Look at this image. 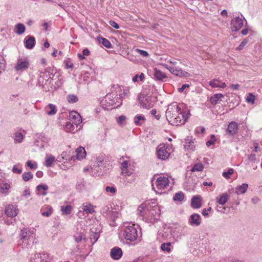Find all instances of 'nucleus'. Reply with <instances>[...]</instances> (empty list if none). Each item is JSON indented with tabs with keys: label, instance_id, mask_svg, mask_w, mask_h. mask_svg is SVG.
Masks as SVG:
<instances>
[{
	"label": "nucleus",
	"instance_id": "59",
	"mask_svg": "<svg viewBox=\"0 0 262 262\" xmlns=\"http://www.w3.org/2000/svg\"><path fill=\"white\" fill-rule=\"evenodd\" d=\"M130 178H126L125 182L127 183H132L133 182H134L137 176L136 174L130 176Z\"/></svg>",
	"mask_w": 262,
	"mask_h": 262
},
{
	"label": "nucleus",
	"instance_id": "28",
	"mask_svg": "<svg viewBox=\"0 0 262 262\" xmlns=\"http://www.w3.org/2000/svg\"><path fill=\"white\" fill-rule=\"evenodd\" d=\"M237 124L235 122L232 121L229 124L227 129V132L230 135H234L237 132Z\"/></svg>",
	"mask_w": 262,
	"mask_h": 262
},
{
	"label": "nucleus",
	"instance_id": "38",
	"mask_svg": "<svg viewBox=\"0 0 262 262\" xmlns=\"http://www.w3.org/2000/svg\"><path fill=\"white\" fill-rule=\"evenodd\" d=\"M76 157L77 159H81L85 157L86 152L84 148L82 147H78L76 150Z\"/></svg>",
	"mask_w": 262,
	"mask_h": 262
},
{
	"label": "nucleus",
	"instance_id": "19",
	"mask_svg": "<svg viewBox=\"0 0 262 262\" xmlns=\"http://www.w3.org/2000/svg\"><path fill=\"white\" fill-rule=\"evenodd\" d=\"M201 223L200 215L197 213L192 214L188 220V223L192 226H199Z\"/></svg>",
	"mask_w": 262,
	"mask_h": 262
},
{
	"label": "nucleus",
	"instance_id": "33",
	"mask_svg": "<svg viewBox=\"0 0 262 262\" xmlns=\"http://www.w3.org/2000/svg\"><path fill=\"white\" fill-rule=\"evenodd\" d=\"M83 212L87 214H92L95 212L94 206L90 203H83L82 205Z\"/></svg>",
	"mask_w": 262,
	"mask_h": 262
},
{
	"label": "nucleus",
	"instance_id": "5",
	"mask_svg": "<svg viewBox=\"0 0 262 262\" xmlns=\"http://www.w3.org/2000/svg\"><path fill=\"white\" fill-rule=\"evenodd\" d=\"M138 100L141 107L147 110L154 107L155 103L154 98L148 96L145 90L139 95Z\"/></svg>",
	"mask_w": 262,
	"mask_h": 262
},
{
	"label": "nucleus",
	"instance_id": "48",
	"mask_svg": "<svg viewBox=\"0 0 262 262\" xmlns=\"http://www.w3.org/2000/svg\"><path fill=\"white\" fill-rule=\"evenodd\" d=\"M246 99V101L248 103H251V104H253L255 102V96L253 95L252 93H249Z\"/></svg>",
	"mask_w": 262,
	"mask_h": 262
},
{
	"label": "nucleus",
	"instance_id": "64",
	"mask_svg": "<svg viewBox=\"0 0 262 262\" xmlns=\"http://www.w3.org/2000/svg\"><path fill=\"white\" fill-rule=\"evenodd\" d=\"M30 191L29 189L26 188L24 191L23 193V195L24 197L28 198L30 196Z\"/></svg>",
	"mask_w": 262,
	"mask_h": 262
},
{
	"label": "nucleus",
	"instance_id": "3",
	"mask_svg": "<svg viewBox=\"0 0 262 262\" xmlns=\"http://www.w3.org/2000/svg\"><path fill=\"white\" fill-rule=\"evenodd\" d=\"M30 66L29 58L27 57H18L14 66V71L19 74L26 71Z\"/></svg>",
	"mask_w": 262,
	"mask_h": 262
},
{
	"label": "nucleus",
	"instance_id": "35",
	"mask_svg": "<svg viewBox=\"0 0 262 262\" xmlns=\"http://www.w3.org/2000/svg\"><path fill=\"white\" fill-rule=\"evenodd\" d=\"M55 161V158L53 156L47 155L45 158V165L47 167H51Z\"/></svg>",
	"mask_w": 262,
	"mask_h": 262
},
{
	"label": "nucleus",
	"instance_id": "8",
	"mask_svg": "<svg viewBox=\"0 0 262 262\" xmlns=\"http://www.w3.org/2000/svg\"><path fill=\"white\" fill-rule=\"evenodd\" d=\"M101 214L107 219L114 221L118 217L119 213L117 211H113L112 207L107 205L103 206L101 210Z\"/></svg>",
	"mask_w": 262,
	"mask_h": 262
},
{
	"label": "nucleus",
	"instance_id": "4",
	"mask_svg": "<svg viewBox=\"0 0 262 262\" xmlns=\"http://www.w3.org/2000/svg\"><path fill=\"white\" fill-rule=\"evenodd\" d=\"M138 226L132 224L126 226L123 229V236L127 241H135L138 237Z\"/></svg>",
	"mask_w": 262,
	"mask_h": 262
},
{
	"label": "nucleus",
	"instance_id": "17",
	"mask_svg": "<svg viewBox=\"0 0 262 262\" xmlns=\"http://www.w3.org/2000/svg\"><path fill=\"white\" fill-rule=\"evenodd\" d=\"M18 212V210L17 206L9 204L6 207L5 213L7 215L10 217L16 216Z\"/></svg>",
	"mask_w": 262,
	"mask_h": 262
},
{
	"label": "nucleus",
	"instance_id": "39",
	"mask_svg": "<svg viewBox=\"0 0 262 262\" xmlns=\"http://www.w3.org/2000/svg\"><path fill=\"white\" fill-rule=\"evenodd\" d=\"M145 121V118L142 115H138L134 117V123L137 125H141Z\"/></svg>",
	"mask_w": 262,
	"mask_h": 262
},
{
	"label": "nucleus",
	"instance_id": "49",
	"mask_svg": "<svg viewBox=\"0 0 262 262\" xmlns=\"http://www.w3.org/2000/svg\"><path fill=\"white\" fill-rule=\"evenodd\" d=\"M39 139L42 141V142L43 143L41 145V147L42 148H45L46 146V144L49 142L50 139L47 137H45L43 135H40L39 136Z\"/></svg>",
	"mask_w": 262,
	"mask_h": 262
},
{
	"label": "nucleus",
	"instance_id": "42",
	"mask_svg": "<svg viewBox=\"0 0 262 262\" xmlns=\"http://www.w3.org/2000/svg\"><path fill=\"white\" fill-rule=\"evenodd\" d=\"M68 101L70 103H76L78 101V97L74 94H69L67 96Z\"/></svg>",
	"mask_w": 262,
	"mask_h": 262
},
{
	"label": "nucleus",
	"instance_id": "47",
	"mask_svg": "<svg viewBox=\"0 0 262 262\" xmlns=\"http://www.w3.org/2000/svg\"><path fill=\"white\" fill-rule=\"evenodd\" d=\"M71 206L70 205H67L66 206H62L61 210L63 214H69L71 212Z\"/></svg>",
	"mask_w": 262,
	"mask_h": 262
},
{
	"label": "nucleus",
	"instance_id": "11",
	"mask_svg": "<svg viewBox=\"0 0 262 262\" xmlns=\"http://www.w3.org/2000/svg\"><path fill=\"white\" fill-rule=\"evenodd\" d=\"M112 92H115L116 95H118L119 99L122 101V99L128 97L129 96V89L128 87H125L118 84L114 85L112 88Z\"/></svg>",
	"mask_w": 262,
	"mask_h": 262
},
{
	"label": "nucleus",
	"instance_id": "6",
	"mask_svg": "<svg viewBox=\"0 0 262 262\" xmlns=\"http://www.w3.org/2000/svg\"><path fill=\"white\" fill-rule=\"evenodd\" d=\"M169 183L170 181L168 178L164 176H160L152 183V188L156 193H162V190H165L167 188Z\"/></svg>",
	"mask_w": 262,
	"mask_h": 262
},
{
	"label": "nucleus",
	"instance_id": "20",
	"mask_svg": "<svg viewBox=\"0 0 262 262\" xmlns=\"http://www.w3.org/2000/svg\"><path fill=\"white\" fill-rule=\"evenodd\" d=\"M26 132L25 130H18L15 132L13 136L14 143H21L23 142L25 135Z\"/></svg>",
	"mask_w": 262,
	"mask_h": 262
},
{
	"label": "nucleus",
	"instance_id": "34",
	"mask_svg": "<svg viewBox=\"0 0 262 262\" xmlns=\"http://www.w3.org/2000/svg\"><path fill=\"white\" fill-rule=\"evenodd\" d=\"M25 26L23 24L18 23L15 25L14 31L17 34L21 35L25 32Z\"/></svg>",
	"mask_w": 262,
	"mask_h": 262
},
{
	"label": "nucleus",
	"instance_id": "41",
	"mask_svg": "<svg viewBox=\"0 0 262 262\" xmlns=\"http://www.w3.org/2000/svg\"><path fill=\"white\" fill-rule=\"evenodd\" d=\"M170 246L171 243H164L161 245V249L162 251L169 253L171 251Z\"/></svg>",
	"mask_w": 262,
	"mask_h": 262
},
{
	"label": "nucleus",
	"instance_id": "44",
	"mask_svg": "<svg viewBox=\"0 0 262 262\" xmlns=\"http://www.w3.org/2000/svg\"><path fill=\"white\" fill-rule=\"evenodd\" d=\"M184 199V195L182 192L176 193L173 196V199L174 201L182 202Z\"/></svg>",
	"mask_w": 262,
	"mask_h": 262
},
{
	"label": "nucleus",
	"instance_id": "22",
	"mask_svg": "<svg viewBox=\"0 0 262 262\" xmlns=\"http://www.w3.org/2000/svg\"><path fill=\"white\" fill-rule=\"evenodd\" d=\"M209 85L213 88L224 89L227 86V84L219 79H213L209 82Z\"/></svg>",
	"mask_w": 262,
	"mask_h": 262
},
{
	"label": "nucleus",
	"instance_id": "36",
	"mask_svg": "<svg viewBox=\"0 0 262 262\" xmlns=\"http://www.w3.org/2000/svg\"><path fill=\"white\" fill-rule=\"evenodd\" d=\"M224 97V95L222 94H216L212 96L210 99V102L211 104L215 105L217 102Z\"/></svg>",
	"mask_w": 262,
	"mask_h": 262
},
{
	"label": "nucleus",
	"instance_id": "9",
	"mask_svg": "<svg viewBox=\"0 0 262 262\" xmlns=\"http://www.w3.org/2000/svg\"><path fill=\"white\" fill-rule=\"evenodd\" d=\"M156 155L159 159L166 160L170 155V149L165 144H160L157 147Z\"/></svg>",
	"mask_w": 262,
	"mask_h": 262
},
{
	"label": "nucleus",
	"instance_id": "45",
	"mask_svg": "<svg viewBox=\"0 0 262 262\" xmlns=\"http://www.w3.org/2000/svg\"><path fill=\"white\" fill-rule=\"evenodd\" d=\"M204 165L200 163H196L191 169V171H202L204 169Z\"/></svg>",
	"mask_w": 262,
	"mask_h": 262
},
{
	"label": "nucleus",
	"instance_id": "30",
	"mask_svg": "<svg viewBox=\"0 0 262 262\" xmlns=\"http://www.w3.org/2000/svg\"><path fill=\"white\" fill-rule=\"evenodd\" d=\"M53 213V208L51 206L45 205L41 209V214L43 216L49 217Z\"/></svg>",
	"mask_w": 262,
	"mask_h": 262
},
{
	"label": "nucleus",
	"instance_id": "18",
	"mask_svg": "<svg viewBox=\"0 0 262 262\" xmlns=\"http://www.w3.org/2000/svg\"><path fill=\"white\" fill-rule=\"evenodd\" d=\"M48 255L46 253H35L30 258L31 262H47V258Z\"/></svg>",
	"mask_w": 262,
	"mask_h": 262
},
{
	"label": "nucleus",
	"instance_id": "55",
	"mask_svg": "<svg viewBox=\"0 0 262 262\" xmlns=\"http://www.w3.org/2000/svg\"><path fill=\"white\" fill-rule=\"evenodd\" d=\"M216 140V137L214 135H211L210 139L206 142V145L209 147L211 145L215 143Z\"/></svg>",
	"mask_w": 262,
	"mask_h": 262
},
{
	"label": "nucleus",
	"instance_id": "21",
	"mask_svg": "<svg viewBox=\"0 0 262 262\" xmlns=\"http://www.w3.org/2000/svg\"><path fill=\"white\" fill-rule=\"evenodd\" d=\"M110 255L113 259L118 260L122 255V251L121 248L118 247H115L111 249Z\"/></svg>",
	"mask_w": 262,
	"mask_h": 262
},
{
	"label": "nucleus",
	"instance_id": "50",
	"mask_svg": "<svg viewBox=\"0 0 262 262\" xmlns=\"http://www.w3.org/2000/svg\"><path fill=\"white\" fill-rule=\"evenodd\" d=\"M74 238L76 243H79L83 239L84 240V238L83 237V235L81 233H77L75 234L74 235Z\"/></svg>",
	"mask_w": 262,
	"mask_h": 262
},
{
	"label": "nucleus",
	"instance_id": "25",
	"mask_svg": "<svg viewBox=\"0 0 262 262\" xmlns=\"http://www.w3.org/2000/svg\"><path fill=\"white\" fill-rule=\"evenodd\" d=\"M184 146L186 150L191 151H193L195 149V145L194 141L190 138H187L186 139Z\"/></svg>",
	"mask_w": 262,
	"mask_h": 262
},
{
	"label": "nucleus",
	"instance_id": "60",
	"mask_svg": "<svg viewBox=\"0 0 262 262\" xmlns=\"http://www.w3.org/2000/svg\"><path fill=\"white\" fill-rule=\"evenodd\" d=\"M125 120H126L125 116L122 115V116H119L118 118V119L117 120V122L118 124L121 125L123 123V122L125 121Z\"/></svg>",
	"mask_w": 262,
	"mask_h": 262
},
{
	"label": "nucleus",
	"instance_id": "7",
	"mask_svg": "<svg viewBox=\"0 0 262 262\" xmlns=\"http://www.w3.org/2000/svg\"><path fill=\"white\" fill-rule=\"evenodd\" d=\"M20 238L24 244L30 245V243H35V229L32 228L21 230Z\"/></svg>",
	"mask_w": 262,
	"mask_h": 262
},
{
	"label": "nucleus",
	"instance_id": "43",
	"mask_svg": "<svg viewBox=\"0 0 262 262\" xmlns=\"http://www.w3.org/2000/svg\"><path fill=\"white\" fill-rule=\"evenodd\" d=\"M98 41L106 48H109L111 47V42L106 38L103 37H98Z\"/></svg>",
	"mask_w": 262,
	"mask_h": 262
},
{
	"label": "nucleus",
	"instance_id": "63",
	"mask_svg": "<svg viewBox=\"0 0 262 262\" xmlns=\"http://www.w3.org/2000/svg\"><path fill=\"white\" fill-rule=\"evenodd\" d=\"M109 24L113 27H114V28L116 29H118L119 28V25L116 23L115 21H113V20H110L109 21Z\"/></svg>",
	"mask_w": 262,
	"mask_h": 262
},
{
	"label": "nucleus",
	"instance_id": "40",
	"mask_svg": "<svg viewBox=\"0 0 262 262\" xmlns=\"http://www.w3.org/2000/svg\"><path fill=\"white\" fill-rule=\"evenodd\" d=\"M48 189V186L46 184H40L37 186L36 190L42 195H47L46 190Z\"/></svg>",
	"mask_w": 262,
	"mask_h": 262
},
{
	"label": "nucleus",
	"instance_id": "31",
	"mask_svg": "<svg viewBox=\"0 0 262 262\" xmlns=\"http://www.w3.org/2000/svg\"><path fill=\"white\" fill-rule=\"evenodd\" d=\"M229 198V195L227 193H224L220 195L216 199V202L220 205H225Z\"/></svg>",
	"mask_w": 262,
	"mask_h": 262
},
{
	"label": "nucleus",
	"instance_id": "23",
	"mask_svg": "<svg viewBox=\"0 0 262 262\" xmlns=\"http://www.w3.org/2000/svg\"><path fill=\"white\" fill-rule=\"evenodd\" d=\"M35 45V38L32 36H27L25 38V46L28 49H32Z\"/></svg>",
	"mask_w": 262,
	"mask_h": 262
},
{
	"label": "nucleus",
	"instance_id": "62",
	"mask_svg": "<svg viewBox=\"0 0 262 262\" xmlns=\"http://www.w3.org/2000/svg\"><path fill=\"white\" fill-rule=\"evenodd\" d=\"M64 63L67 69H72L73 67V63L69 60L64 61Z\"/></svg>",
	"mask_w": 262,
	"mask_h": 262
},
{
	"label": "nucleus",
	"instance_id": "10",
	"mask_svg": "<svg viewBox=\"0 0 262 262\" xmlns=\"http://www.w3.org/2000/svg\"><path fill=\"white\" fill-rule=\"evenodd\" d=\"M52 80L48 74L40 72V75L38 79V85L45 91H48L51 87L50 84Z\"/></svg>",
	"mask_w": 262,
	"mask_h": 262
},
{
	"label": "nucleus",
	"instance_id": "24",
	"mask_svg": "<svg viewBox=\"0 0 262 262\" xmlns=\"http://www.w3.org/2000/svg\"><path fill=\"white\" fill-rule=\"evenodd\" d=\"M80 129V127H78L77 125H75L74 123H72L71 121L67 122L65 125V129L66 132L74 133L77 132Z\"/></svg>",
	"mask_w": 262,
	"mask_h": 262
},
{
	"label": "nucleus",
	"instance_id": "29",
	"mask_svg": "<svg viewBox=\"0 0 262 262\" xmlns=\"http://www.w3.org/2000/svg\"><path fill=\"white\" fill-rule=\"evenodd\" d=\"M154 76L155 79L160 81H163L166 78V74L157 68L154 70Z\"/></svg>",
	"mask_w": 262,
	"mask_h": 262
},
{
	"label": "nucleus",
	"instance_id": "26",
	"mask_svg": "<svg viewBox=\"0 0 262 262\" xmlns=\"http://www.w3.org/2000/svg\"><path fill=\"white\" fill-rule=\"evenodd\" d=\"M191 206L193 208H200L202 206V198L200 195L194 196L191 199Z\"/></svg>",
	"mask_w": 262,
	"mask_h": 262
},
{
	"label": "nucleus",
	"instance_id": "13",
	"mask_svg": "<svg viewBox=\"0 0 262 262\" xmlns=\"http://www.w3.org/2000/svg\"><path fill=\"white\" fill-rule=\"evenodd\" d=\"M163 67L167 69L171 74L180 77H188L189 74L179 67L173 66H169L167 64H163Z\"/></svg>",
	"mask_w": 262,
	"mask_h": 262
},
{
	"label": "nucleus",
	"instance_id": "51",
	"mask_svg": "<svg viewBox=\"0 0 262 262\" xmlns=\"http://www.w3.org/2000/svg\"><path fill=\"white\" fill-rule=\"evenodd\" d=\"M26 165L31 169H34L37 168V164L35 162L32 163L31 161L28 160L26 162Z\"/></svg>",
	"mask_w": 262,
	"mask_h": 262
},
{
	"label": "nucleus",
	"instance_id": "61",
	"mask_svg": "<svg viewBox=\"0 0 262 262\" xmlns=\"http://www.w3.org/2000/svg\"><path fill=\"white\" fill-rule=\"evenodd\" d=\"M5 67V62L2 57H0V74L4 70Z\"/></svg>",
	"mask_w": 262,
	"mask_h": 262
},
{
	"label": "nucleus",
	"instance_id": "1",
	"mask_svg": "<svg viewBox=\"0 0 262 262\" xmlns=\"http://www.w3.org/2000/svg\"><path fill=\"white\" fill-rule=\"evenodd\" d=\"M189 116V111L182 110L176 102L169 105L166 112V119L172 125L178 126L185 124Z\"/></svg>",
	"mask_w": 262,
	"mask_h": 262
},
{
	"label": "nucleus",
	"instance_id": "14",
	"mask_svg": "<svg viewBox=\"0 0 262 262\" xmlns=\"http://www.w3.org/2000/svg\"><path fill=\"white\" fill-rule=\"evenodd\" d=\"M130 163L127 161H124L121 164V174L125 177H129L130 176L136 174L134 173V169Z\"/></svg>",
	"mask_w": 262,
	"mask_h": 262
},
{
	"label": "nucleus",
	"instance_id": "37",
	"mask_svg": "<svg viewBox=\"0 0 262 262\" xmlns=\"http://www.w3.org/2000/svg\"><path fill=\"white\" fill-rule=\"evenodd\" d=\"M11 186L8 183H4L0 185V193L5 195H8Z\"/></svg>",
	"mask_w": 262,
	"mask_h": 262
},
{
	"label": "nucleus",
	"instance_id": "53",
	"mask_svg": "<svg viewBox=\"0 0 262 262\" xmlns=\"http://www.w3.org/2000/svg\"><path fill=\"white\" fill-rule=\"evenodd\" d=\"M105 191L111 194H114L116 192V188L114 186H106Z\"/></svg>",
	"mask_w": 262,
	"mask_h": 262
},
{
	"label": "nucleus",
	"instance_id": "2",
	"mask_svg": "<svg viewBox=\"0 0 262 262\" xmlns=\"http://www.w3.org/2000/svg\"><path fill=\"white\" fill-rule=\"evenodd\" d=\"M138 211L143 220L150 223L157 220L160 213V208L155 200L145 201L139 206Z\"/></svg>",
	"mask_w": 262,
	"mask_h": 262
},
{
	"label": "nucleus",
	"instance_id": "16",
	"mask_svg": "<svg viewBox=\"0 0 262 262\" xmlns=\"http://www.w3.org/2000/svg\"><path fill=\"white\" fill-rule=\"evenodd\" d=\"M69 119L72 123L81 128L82 119L80 115L78 113L76 112L70 113L69 115Z\"/></svg>",
	"mask_w": 262,
	"mask_h": 262
},
{
	"label": "nucleus",
	"instance_id": "27",
	"mask_svg": "<svg viewBox=\"0 0 262 262\" xmlns=\"http://www.w3.org/2000/svg\"><path fill=\"white\" fill-rule=\"evenodd\" d=\"M46 113L49 116L55 115L57 112V107L53 104H49L45 107Z\"/></svg>",
	"mask_w": 262,
	"mask_h": 262
},
{
	"label": "nucleus",
	"instance_id": "15",
	"mask_svg": "<svg viewBox=\"0 0 262 262\" xmlns=\"http://www.w3.org/2000/svg\"><path fill=\"white\" fill-rule=\"evenodd\" d=\"M244 24L242 18L236 16L233 17L230 22V28L232 31L237 32L239 30Z\"/></svg>",
	"mask_w": 262,
	"mask_h": 262
},
{
	"label": "nucleus",
	"instance_id": "56",
	"mask_svg": "<svg viewBox=\"0 0 262 262\" xmlns=\"http://www.w3.org/2000/svg\"><path fill=\"white\" fill-rule=\"evenodd\" d=\"M233 173V170L232 168L228 169V170L226 172H224L223 173V176L226 178L229 179L230 178V175H231Z\"/></svg>",
	"mask_w": 262,
	"mask_h": 262
},
{
	"label": "nucleus",
	"instance_id": "46",
	"mask_svg": "<svg viewBox=\"0 0 262 262\" xmlns=\"http://www.w3.org/2000/svg\"><path fill=\"white\" fill-rule=\"evenodd\" d=\"M33 176V174L30 172H25L22 174L23 179L26 182L28 181L29 180L32 179Z\"/></svg>",
	"mask_w": 262,
	"mask_h": 262
},
{
	"label": "nucleus",
	"instance_id": "12",
	"mask_svg": "<svg viewBox=\"0 0 262 262\" xmlns=\"http://www.w3.org/2000/svg\"><path fill=\"white\" fill-rule=\"evenodd\" d=\"M104 101L106 102V106H114V107H117L121 104V101L118 97L116 98L115 94L113 93L107 94L104 98Z\"/></svg>",
	"mask_w": 262,
	"mask_h": 262
},
{
	"label": "nucleus",
	"instance_id": "54",
	"mask_svg": "<svg viewBox=\"0 0 262 262\" xmlns=\"http://www.w3.org/2000/svg\"><path fill=\"white\" fill-rule=\"evenodd\" d=\"M13 173L19 174L22 172V167H19L18 164L14 165L12 168Z\"/></svg>",
	"mask_w": 262,
	"mask_h": 262
},
{
	"label": "nucleus",
	"instance_id": "52",
	"mask_svg": "<svg viewBox=\"0 0 262 262\" xmlns=\"http://www.w3.org/2000/svg\"><path fill=\"white\" fill-rule=\"evenodd\" d=\"M135 51L137 53H138V54H139L142 57H146L149 56V54L146 51L142 50L139 49H136L135 50Z\"/></svg>",
	"mask_w": 262,
	"mask_h": 262
},
{
	"label": "nucleus",
	"instance_id": "57",
	"mask_svg": "<svg viewBox=\"0 0 262 262\" xmlns=\"http://www.w3.org/2000/svg\"><path fill=\"white\" fill-rule=\"evenodd\" d=\"M99 237V235L97 233H94L91 236V239L92 241V244H94Z\"/></svg>",
	"mask_w": 262,
	"mask_h": 262
},
{
	"label": "nucleus",
	"instance_id": "58",
	"mask_svg": "<svg viewBox=\"0 0 262 262\" xmlns=\"http://www.w3.org/2000/svg\"><path fill=\"white\" fill-rule=\"evenodd\" d=\"M248 43V40L245 39L239 45V46L237 48L236 50H241L243 49V48Z\"/></svg>",
	"mask_w": 262,
	"mask_h": 262
},
{
	"label": "nucleus",
	"instance_id": "32",
	"mask_svg": "<svg viewBox=\"0 0 262 262\" xmlns=\"http://www.w3.org/2000/svg\"><path fill=\"white\" fill-rule=\"evenodd\" d=\"M248 188V184L247 183H243L241 185L237 186L235 188V193L238 194H242L245 193Z\"/></svg>",
	"mask_w": 262,
	"mask_h": 262
}]
</instances>
